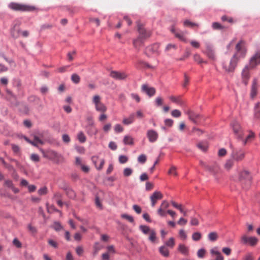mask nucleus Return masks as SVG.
I'll use <instances>...</instances> for the list:
<instances>
[{
    "mask_svg": "<svg viewBox=\"0 0 260 260\" xmlns=\"http://www.w3.org/2000/svg\"><path fill=\"white\" fill-rule=\"evenodd\" d=\"M236 52L232 56L229 64H224L223 67L228 72H233L241 58H244L246 54L247 49L246 42L243 40H240L236 45Z\"/></svg>",
    "mask_w": 260,
    "mask_h": 260,
    "instance_id": "1",
    "label": "nucleus"
},
{
    "mask_svg": "<svg viewBox=\"0 0 260 260\" xmlns=\"http://www.w3.org/2000/svg\"><path fill=\"white\" fill-rule=\"evenodd\" d=\"M260 63V51L257 52L250 59L248 66H246L242 72V76L243 82L245 85L247 84V81L250 77L249 70L253 69Z\"/></svg>",
    "mask_w": 260,
    "mask_h": 260,
    "instance_id": "2",
    "label": "nucleus"
},
{
    "mask_svg": "<svg viewBox=\"0 0 260 260\" xmlns=\"http://www.w3.org/2000/svg\"><path fill=\"white\" fill-rule=\"evenodd\" d=\"M8 7L15 11L31 12L36 10V8L34 6L14 2L10 3Z\"/></svg>",
    "mask_w": 260,
    "mask_h": 260,
    "instance_id": "3",
    "label": "nucleus"
},
{
    "mask_svg": "<svg viewBox=\"0 0 260 260\" xmlns=\"http://www.w3.org/2000/svg\"><path fill=\"white\" fill-rule=\"evenodd\" d=\"M230 148L232 149L231 157L235 162H238L244 159L245 156L244 150L241 148H234L232 144H230Z\"/></svg>",
    "mask_w": 260,
    "mask_h": 260,
    "instance_id": "4",
    "label": "nucleus"
},
{
    "mask_svg": "<svg viewBox=\"0 0 260 260\" xmlns=\"http://www.w3.org/2000/svg\"><path fill=\"white\" fill-rule=\"evenodd\" d=\"M239 181L241 183L242 187L247 189L251 185V177L247 171L241 172L239 175Z\"/></svg>",
    "mask_w": 260,
    "mask_h": 260,
    "instance_id": "5",
    "label": "nucleus"
},
{
    "mask_svg": "<svg viewBox=\"0 0 260 260\" xmlns=\"http://www.w3.org/2000/svg\"><path fill=\"white\" fill-rule=\"evenodd\" d=\"M231 125L237 138L240 140H242L244 136V133L239 123L236 121H234L231 123Z\"/></svg>",
    "mask_w": 260,
    "mask_h": 260,
    "instance_id": "6",
    "label": "nucleus"
},
{
    "mask_svg": "<svg viewBox=\"0 0 260 260\" xmlns=\"http://www.w3.org/2000/svg\"><path fill=\"white\" fill-rule=\"evenodd\" d=\"M88 122L86 126V129L87 134L90 136L95 135L97 134L98 131L94 125V122L91 117H88L87 118Z\"/></svg>",
    "mask_w": 260,
    "mask_h": 260,
    "instance_id": "7",
    "label": "nucleus"
},
{
    "mask_svg": "<svg viewBox=\"0 0 260 260\" xmlns=\"http://www.w3.org/2000/svg\"><path fill=\"white\" fill-rule=\"evenodd\" d=\"M46 156L50 159L53 160L56 163L61 161L63 159L62 156L53 150L47 151Z\"/></svg>",
    "mask_w": 260,
    "mask_h": 260,
    "instance_id": "8",
    "label": "nucleus"
},
{
    "mask_svg": "<svg viewBox=\"0 0 260 260\" xmlns=\"http://www.w3.org/2000/svg\"><path fill=\"white\" fill-rule=\"evenodd\" d=\"M10 33L11 37L14 39H17L20 36L21 29L19 23H16L13 25L10 30Z\"/></svg>",
    "mask_w": 260,
    "mask_h": 260,
    "instance_id": "9",
    "label": "nucleus"
},
{
    "mask_svg": "<svg viewBox=\"0 0 260 260\" xmlns=\"http://www.w3.org/2000/svg\"><path fill=\"white\" fill-rule=\"evenodd\" d=\"M241 240L244 244L248 243L251 246L256 245L258 241V239L255 237H248L246 235H243L241 237Z\"/></svg>",
    "mask_w": 260,
    "mask_h": 260,
    "instance_id": "10",
    "label": "nucleus"
},
{
    "mask_svg": "<svg viewBox=\"0 0 260 260\" xmlns=\"http://www.w3.org/2000/svg\"><path fill=\"white\" fill-rule=\"evenodd\" d=\"M91 160L97 170H101L102 169L105 164L104 159L100 158L98 156H93L91 157Z\"/></svg>",
    "mask_w": 260,
    "mask_h": 260,
    "instance_id": "11",
    "label": "nucleus"
},
{
    "mask_svg": "<svg viewBox=\"0 0 260 260\" xmlns=\"http://www.w3.org/2000/svg\"><path fill=\"white\" fill-rule=\"evenodd\" d=\"M110 76L116 80L125 79L127 75L124 72H120L112 71L110 72Z\"/></svg>",
    "mask_w": 260,
    "mask_h": 260,
    "instance_id": "12",
    "label": "nucleus"
},
{
    "mask_svg": "<svg viewBox=\"0 0 260 260\" xmlns=\"http://www.w3.org/2000/svg\"><path fill=\"white\" fill-rule=\"evenodd\" d=\"M159 45L157 43L154 44L146 48V53L148 54H158L159 53Z\"/></svg>",
    "mask_w": 260,
    "mask_h": 260,
    "instance_id": "13",
    "label": "nucleus"
},
{
    "mask_svg": "<svg viewBox=\"0 0 260 260\" xmlns=\"http://www.w3.org/2000/svg\"><path fill=\"white\" fill-rule=\"evenodd\" d=\"M138 30L142 38L145 39L151 36V32L145 30L142 24L138 23Z\"/></svg>",
    "mask_w": 260,
    "mask_h": 260,
    "instance_id": "14",
    "label": "nucleus"
},
{
    "mask_svg": "<svg viewBox=\"0 0 260 260\" xmlns=\"http://www.w3.org/2000/svg\"><path fill=\"white\" fill-rule=\"evenodd\" d=\"M163 196L160 191H155L150 197L152 207H154L157 201L162 198Z\"/></svg>",
    "mask_w": 260,
    "mask_h": 260,
    "instance_id": "15",
    "label": "nucleus"
},
{
    "mask_svg": "<svg viewBox=\"0 0 260 260\" xmlns=\"http://www.w3.org/2000/svg\"><path fill=\"white\" fill-rule=\"evenodd\" d=\"M142 91L145 92L149 96H153L156 92L154 88L149 87L147 84H143L142 86Z\"/></svg>",
    "mask_w": 260,
    "mask_h": 260,
    "instance_id": "16",
    "label": "nucleus"
},
{
    "mask_svg": "<svg viewBox=\"0 0 260 260\" xmlns=\"http://www.w3.org/2000/svg\"><path fill=\"white\" fill-rule=\"evenodd\" d=\"M169 206V203L165 200L161 203L160 207L157 210V213L160 216H165L166 215V212L165 210L168 208Z\"/></svg>",
    "mask_w": 260,
    "mask_h": 260,
    "instance_id": "17",
    "label": "nucleus"
},
{
    "mask_svg": "<svg viewBox=\"0 0 260 260\" xmlns=\"http://www.w3.org/2000/svg\"><path fill=\"white\" fill-rule=\"evenodd\" d=\"M147 136L149 141L151 143H153L157 140L158 136L156 132L153 129H150L147 131Z\"/></svg>",
    "mask_w": 260,
    "mask_h": 260,
    "instance_id": "18",
    "label": "nucleus"
},
{
    "mask_svg": "<svg viewBox=\"0 0 260 260\" xmlns=\"http://www.w3.org/2000/svg\"><path fill=\"white\" fill-rule=\"evenodd\" d=\"M210 253L212 255H216V260H224V257L222 255L221 253L218 250L217 247H214L210 249Z\"/></svg>",
    "mask_w": 260,
    "mask_h": 260,
    "instance_id": "19",
    "label": "nucleus"
},
{
    "mask_svg": "<svg viewBox=\"0 0 260 260\" xmlns=\"http://www.w3.org/2000/svg\"><path fill=\"white\" fill-rule=\"evenodd\" d=\"M201 165L210 172L215 174L217 172L218 167L217 166H209L203 162H201Z\"/></svg>",
    "mask_w": 260,
    "mask_h": 260,
    "instance_id": "20",
    "label": "nucleus"
},
{
    "mask_svg": "<svg viewBox=\"0 0 260 260\" xmlns=\"http://www.w3.org/2000/svg\"><path fill=\"white\" fill-rule=\"evenodd\" d=\"M257 80L256 79H254L252 82V84L251 86V97L252 98H254L257 94Z\"/></svg>",
    "mask_w": 260,
    "mask_h": 260,
    "instance_id": "21",
    "label": "nucleus"
},
{
    "mask_svg": "<svg viewBox=\"0 0 260 260\" xmlns=\"http://www.w3.org/2000/svg\"><path fill=\"white\" fill-rule=\"evenodd\" d=\"M169 99L173 103H175L180 106H182L184 104L183 101L182 100L180 96H175L174 95H171L169 97Z\"/></svg>",
    "mask_w": 260,
    "mask_h": 260,
    "instance_id": "22",
    "label": "nucleus"
},
{
    "mask_svg": "<svg viewBox=\"0 0 260 260\" xmlns=\"http://www.w3.org/2000/svg\"><path fill=\"white\" fill-rule=\"evenodd\" d=\"M206 53L209 58L213 60L215 59V53L212 48L211 46L208 45L207 46Z\"/></svg>",
    "mask_w": 260,
    "mask_h": 260,
    "instance_id": "23",
    "label": "nucleus"
},
{
    "mask_svg": "<svg viewBox=\"0 0 260 260\" xmlns=\"http://www.w3.org/2000/svg\"><path fill=\"white\" fill-rule=\"evenodd\" d=\"M135 120V114H131L128 117L123 118L122 123L125 125H128L132 123Z\"/></svg>",
    "mask_w": 260,
    "mask_h": 260,
    "instance_id": "24",
    "label": "nucleus"
},
{
    "mask_svg": "<svg viewBox=\"0 0 260 260\" xmlns=\"http://www.w3.org/2000/svg\"><path fill=\"white\" fill-rule=\"evenodd\" d=\"M123 141L125 145H133L134 143L133 138L129 135L125 136Z\"/></svg>",
    "mask_w": 260,
    "mask_h": 260,
    "instance_id": "25",
    "label": "nucleus"
},
{
    "mask_svg": "<svg viewBox=\"0 0 260 260\" xmlns=\"http://www.w3.org/2000/svg\"><path fill=\"white\" fill-rule=\"evenodd\" d=\"M178 249L179 252L184 255H187L188 254V248L184 244H179Z\"/></svg>",
    "mask_w": 260,
    "mask_h": 260,
    "instance_id": "26",
    "label": "nucleus"
},
{
    "mask_svg": "<svg viewBox=\"0 0 260 260\" xmlns=\"http://www.w3.org/2000/svg\"><path fill=\"white\" fill-rule=\"evenodd\" d=\"M159 251L160 253L165 257H168L169 251L166 246H162L159 247Z\"/></svg>",
    "mask_w": 260,
    "mask_h": 260,
    "instance_id": "27",
    "label": "nucleus"
},
{
    "mask_svg": "<svg viewBox=\"0 0 260 260\" xmlns=\"http://www.w3.org/2000/svg\"><path fill=\"white\" fill-rule=\"evenodd\" d=\"M234 162L235 161L232 158L228 159L224 164V168L227 170H230L234 166Z\"/></svg>",
    "mask_w": 260,
    "mask_h": 260,
    "instance_id": "28",
    "label": "nucleus"
},
{
    "mask_svg": "<svg viewBox=\"0 0 260 260\" xmlns=\"http://www.w3.org/2000/svg\"><path fill=\"white\" fill-rule=\"evenodd\" d=\"M95 109L96 111L101 112H103V113L106 112L107 110L106 107L102 102L95 105Z\"/></svg>",
    "mask_w": 260,
    "mask_h": 260,
    "instance_id": "29",
    "label": "nucleus"
},
{
    "mask_svg": "<svg viewBox=\"0 0 260 260\" xmlns=\"http://www.w3.org/2000/svg\"><path fill=\"white\" fill-rule=\"evenodd\" d=\"M254 117L260 119V103H257L254 107Z\"/></svg>",
    "mask_w": 260,
    "mask_h": 260,
    "instance_id": "30",
    "label": "nucleus"
},
{
    "mask_svg": "<svg viewBox=\"0 0 260 260\" xmlns=\"http://www.w3.org/2000/svg\"><path fill=\"white\" fill-rule=\"evenodd\" d=\"M171 31L172 32H173L175 34V37L178 38L180 40H181L182 41H184V42L186 41V39H185L183 34L182 33H179V32H175V29L174 27H172L171 28Z\"/></svg>",
    "mask_w": 260,
    "mask_h": 260,
    "instance_id": "31",
    "label": "nucleus"
},
{
    "mask_svg": "<svg viewBox=\"0 0 260 260\" xmlns=\"http://www.w3.org/2000/svg\"><path fill=\"white\" fill-rule=\"evenodd\" d=\"M30 144H31V145H34L35 146H37L38 144H43V142L38 137L35 136L34 140L30 141Z\"/></svg>",
    "mask_w": 260,
    "mask_h": 260,
    "instance_id": "32",
    "label": "nucleus"
},
{
    "mask_svg": "<svg viewBox=\"0 0 260 260\" xmlns=\"http://www.w3.org/2000/svg\"><path fill=\"white\" fill-rule=\"evenodd\" d=\"M77 138L80 143H83L86 141V137L83 132H80L77 135Z\"/></svg>",
    "mask_w": 260,
    "mask_h": 260,
    "instance_id": "33",
    "label": "nucleus"
},
{
    "mask_svg": "<svg viewBox=\"0 0 260 260\" xmlns=\"http://www.w3.org/2000/svg\"><path fill=\"white\" fill-rule=\"evenodd\" d=\"M218 235L216 232H211L208 235L209 240L211 241H215L218 239Z\"/></svg>",
    "mask_w": 260,
    "mask_h": 260,
    "instance_id": "34",
    "label": "nucleus"
},
{
    "mask_svg": "<svg viewBox=\"0 0 260 260\" xmlns=\"http://www.w3.org/2000/svg\"><path fill=\"white\" fill-rule=\"evenodd\" d=\"M189 118L192 120L194 122H197L196 120L199 117L198 114H195L191 111L188 112Z\"/></svg>",
    "mask_w": 260,
    "mask_h": 260,
    "instance_id": "35",
    "label": "nucleus"
},
{
    "mask_svg": "<svg viewBox=\"0 0 260 260\" xmlns=\"http://www.w3.org/2000/svg\"><path fill=\"white\" fill-rule=\"evenodd\" d=\"M140 230L144 234H147L148 233H150V231L152 230H150V229L146 225H141L139 227Z\"/></svg>",
    "mask_w": 260,
    "mask_h": 260,
    "instance_id": "36",
    "label": "nucleus"
},
{
    "mask_svg": "<svg viewBox=\"0 0 260 260\" xmlns=\"http://www.w3.org/2000/svg\"><path fill=\"white\" fill-rule=\"evenodd\" d=\"M171 203L174 208L178 209L181 212H183V208H182V205L178 204L177 203L173 201H172Z\"/></svg>",
    "mask_w": 260,
    "mask_h": 260,
    "instance_id": "37",
    "label": "nucleus"
},
{
    "mask_svg": "<svg viewBox=\"0 0 260 260\" xmlns=\"http://www.w3.org/2000/svg\"><path fill=\"white\" fill-rule=\"evenodd\" d=\"M168 174L170 175H173L175 176H177L178 174L177 172L176 167L174 166H171L169 171H168Z\"/></svg>",
    "mask_w": 260,
    "mask_h": 260,
    "instance_id": "38",
    "label": "nucleus"
},
{
    "mask_svg": "<svg viewBox=\"0 0 260 260\" xmlns=\"http://www.w3.org/2000/svg\"><path fill=\"white\" fill-rule=\"evenodd\" d=\"M71 80L74 83L78 84L80 81V78L77 74H74L71 76Z\"/></svg>",
    "mask_w": 260,
    "mask_h": 260,
    "instance_id": "39",
    "label": "nucleus"
},
{
    "mask_svg": "<svg viewBox=\"0 0 260 260\" xmlns=\"http://www.w3.org/2000/svg\"><path fill=\"white\" fill-rule=\"evenodd\" d=\"M92 102L94 105L101 103V98L99 95H94L92 98Z\"/></svg>",
    "mask_w": 260,
    "mask_h": 260,
    "instance_id": "40",
    "label": "nucleus"
},
{
    "mask_svg": "<svg viewBox=\"0 0 260 260\" xmlns=\"http://www.w3.org/2000/svg\"><path fill=\"white\" fill-rule=\"evenodd\" d=\"M121 216L122 218L128 220L129 222L131 223H133L134 221L133 217L131 215L126 214H123L121 215Z\"/></svg>",
    "mask_w": 260,
    "mask_h": 260,
    "instance_id": "41",
    "label": "nucleus"
},
{
    "mask_svg": "<svg viewBox=\"0 0 260 260\" xmlns=\"http://www.w3.org/2000/svg\"><path fill=\"white\" fill-rule=\"evenodd\" d=\"M166 246L173 248L175 245V241L173 238H170L168 241L166 242Z\"/></svg>",
    "mask_w": 260,
    "mask_h": 260,
    "instance_id": "42",
    "label": "nucleus"
},
{
    "mask_svg": "<svg viewBox=\"0 0 260 260\" xmlns=\"http://www.w3.org/2000/svg\"><path fill=\"white\" fill-rule=\"evenodd\" d=\"M150 233V236L149 237V239L152 242H154L155 239H156V233L154 231V230H152Z\"/></svg>",
    "mask_w": 260,
    "mask_h": 260,
    "instance_id": "43",
    "label": "nucleus"
},
{
    "mask_svg": "<svg viewBox=\"0 0 260 260\" xmlns=\"http://www.w3.org/2000/svg\"><path fill=\"white\" fill-rule=\"evenodd\" d=\"M202 237L201 234L199 232L194 233L192 235V238L194 241H197L200 240Z\"/></svg>",
    "mask_w": 260,
    "mask_h": 260,
    "instance_id": "44",
    "label": "nucleus"
},
{
    "mask_svg": "<svg viewBox=\"0 0 260 260\" xmlns=\"http://www.w3.org/2000/svg\"><path fill=\"white\" fill-rule=\"evenodd\" d=\"M254 137V133L250 131L248 136H247L246 139L244 141V145H245L247 142L250 141L251 139H253Z\"/></svg>",
    "mask_w": 260,
    "mask_h": 260,
    "instance_id": "45",
    "label": "nucleus"
},
{
    "mask_svg": "<svg viewBox=\"0 0 260 260\" xmlns=\"http://www.w3.org/2000/svg\"><path fill=\"white\" fill-rule=\"evenodd\" d=\"M179 236L182 240H185L187 238V235L183 230L179 231Z\"/></svg>",
    "mask_w": 260,
    "mask_h": 260,
    "instance_id": "46",
    "label": "nucleus"
},
{
    "mask_svg": "<svg viewBox=\"0 0 260 260\" xmlns=\"http://www.w3.org/2000/svg\"><path fill=\"white\" fill-rule=\"evenodd\" d=\"M132 169L129 168H125L123 170V175L125 177L129 176L130 175H132Z\"/></svg>",
    "mask_w": 260,
    "mask_h": 260,
    "instance_id": "47",
    "label": "nucleus"
},
{
    "mask_svg": "<svg viewBox=\"0 0 260 260\" xmlns=\"http://www.w3.org/2000/svg\"><path fill=\"white\" fill-rule=\"evenodd\" d=\"M147 159V157L145 154H141L138 157V160L140 163L144 164L146 162Z\"/></svg>",
    "mask_w": 260,
    "mask_h": 260,
    "instance_id": "48",
    "label": "nucleus"
},
{
    "mask_svg": "<svg viewBox=\"0 0 260 260\" xmlns=\"http://www.w3.org/2000/svg\"><path fill=\"white\" fill-rule=\"evenodd\" d=\"M198 147L199 149L203 151H206L207 150L208 146L206 143H200L198 144Z\"/></svg>",
    "mask_w": 260,
    "mask_h": 260,
    "instance_id": "49",
    "label": "nucleus"
},
{
    "mask_svg": "<svg viewBox=\"0 0 260 260\" xmlns=\"http://www.w3.org/2000/svg\"><path fill=\"white\" fill-rule=\"evenodd\" d=\"M206 253V250L203 249H199L197 252V255L199 258H203L205 256Z\"/></svg>",
    "mask_w": 260,
    "mask_h": 260,
    "instance_id": "50",
    "label": "nucleus"
},
{
    "mask_svg": "<svg viewBox=\"0 0 260 260\" xmlns=\"http://www.w3.org/2000/svg\"><path fill=\"white\" fill-rule=\"evenodd\" d=\"M189 78L187 76L186 74L184 75V82L182 84L183 87H186L189 84Z\"/></svg>",
    "mask_w": 260,
    "mask_h": 260,
    "instance_id": "51",
    "label": "nucleus"
},
{
    "mask_svg": "<svg viewBox=\"0 0 260 260\" xmlns=\"http://www.w3.org/2000/svg\"><path fill=\"white\" fill-rule=\"evenodd\" d=\"M30 159L34 162H39L40 160L39 156L37 154H32L30 155Z\"/></svg>",
    "mask_w": 260,
    "mask_h": 260,
    "instance_id": "52",
    "label": "nucleus"
},
{
    "mask_svg": "<svg viewBox=\"0 0 260 260\" xmlns=\"http://www.w3.org/2000/svg\"><path fill=\"white\" fill-rule=\"evenodd\" d=\"M38 192L41 196L46 194L47 193V188L46 186H44L40 188Z\"/></svg>",
    "mask_w": 260,
    "mask_h": 260,
    "instance_id": "53",
    "label": "nucleus"
},
{
    "mask_svg": "<svg viewBox=\"0 0 260 260\" xmlns=\"http://www.w3.org/2000/svg\"><path fill=\"white\" fill-rule=\"evenodd\" d=\"M128 160V157L125 155H120L119 157V161L120 164L126 163Z\"/></svg>",
    "mask_w": 260,
    "mask_h": 260,
    "instance_id": "54",
    "label": "nucleus"
},
{
    "mask_svg": "<svg viewBox=\"0 0 260 260\" xmlns=\"http://www.w3.org/2000/svg\"><path fill=\"white\" fill-rule=\"evenodd\" d=\"M171 115L174 117H179L181 116V113L178 110H173L171 112Z\"/></svg>",
    "mask_w": 260,
    "mask_h": 260,
    "instance_id": "55",
    "label": "nucleus"
},
{
    "mask_svg": "<svg viewBox=\"0 0 260 260\" xmlns=\"http://www.w3.org/2000/svg\"><path fill=\"white\" fill-rule=\"evenodd\" d=\"M48 244L51 246L53 247L54 248H56L58 247L57 243L52 239H49L48 241Z\"/></svg>",
    "mask_w": 260,
    "mask_h": 260,
    "instance_id": "56",
    "label": "nucleus"
},
{
    "mask_svg": "<svg viewBox=\"0 0 260 260\" xmlns=\"http://www.w3.org/2000/svg\"><path fill=\"white\" fill-rule=\"evenodd\" d=\"M184 25L185 26H189V27H193L194 26H198V24H197L196 23L191 22H190V21H189V20H185L184 22Z\"/></svg>",
    "mask_w": 260,
    "mask_h": 260,
    "instance_id": "57",
    "label": "nucleus"
},
{
    "mask_svg": "<svg viewBox=\"0 0 260 260\" xmlns=\"http://www.w3.org/2000/svg\"><path fill=\"white\" fill-rule=\"evenodd\" d=\"M114 131L116 133H120L123 131V128L121 125L117 124L114 126Z\"/></svg>",
    "mask_w": 260,
    "mask_h": 260,
    "instance_id": "58",
    "label": "nucleus"
},
{
    "mask_svg": "<svg viewBox=\"0 0 260 260\" xmlns=\"http://www.w3.org/2000/svg\"><path fill=\"white\" fill-rule=\"evenodd\" d=\"M13 244L17 248H21L22 246L21 243L17 238H15L13 241Z\"/></svg>",
    "mask_w": 260,
    "mask_h": 260,
    "instance_id": "59",
    "label": "nucleus"
},
{
    "mask_svg": "<svg viewBox=\"0 0 260 260\" xmlns=\"http://www.w3.org/2000/svg\"><path fill=\"white\" fill-rule=\"evenodd\" d=\"M227 153V151L224 148H221L219 150L218 155L219 156H224Z\"/></svg>",
    "mask_w": 260,
    "mask_h": 260,
    "instance_id": "60",
    "label": "nucleus"
},
{
    "mask_svg": "<svg viewBox=\"0 0 260 260\" xmlns=\"http://www.w3.org/2000/svg\"><path fill=\"white\" fill-rule=\"evenodd\" d=\"M193 58L194 61L198 62L199 63H202L204 61H203L202 59L200 57V56L198 54H195L193 56Z\"/></svg>",
    "mask_w": 260,
    "mask_h": 260,
    "instance_id": "61",
    "label": "nucleus"
},
{
    "mask_svg": "<svg viewBox=\"0 0 260 260\" xmlns=\"http://www.w3.org/2000/svg\"><path fill=\"white\" fill-rule=\"evenodd\" d=\"M133 209L138 214H140L142 212L141 208L140 206L137 205H134L133 206Z\"/></svg>",
    "mask_w": 260,
    "mask_h": 260,
    "instance_id": "62",
    "label": "nucleus"
},
{
    "mask_svg": "<svg viewBox=\"0 0 260 260\" xmlns=\"http://www.w3.org/2000/svg\"><path fill=\"white\" fill-rule=\"evenodd\" d=\"M199 223L198 219L194 217H191L190 220V224L191 225H198Z\"/></svg>",
    "mask_w": 260,
    "mask_h": 260,
    "instance_id": "63",
    "label": "nucleus"
},
{
    "mask_svg": "<svg viewBox=\"0 0 260 260\" xmlns=\"http://www.w3.org/2000/svg\"><path fill=\"white\" fill-rule=\"evenodd\" d=\"M187 222V219H185L181 217L179 219V220L177 222V223L180 225H185Z\"/></svg>",
    "mask_w": 260,
    "mask_h": 260,
    "instance_id": "64",
    "label": "nucleus"
}]
</instances>
